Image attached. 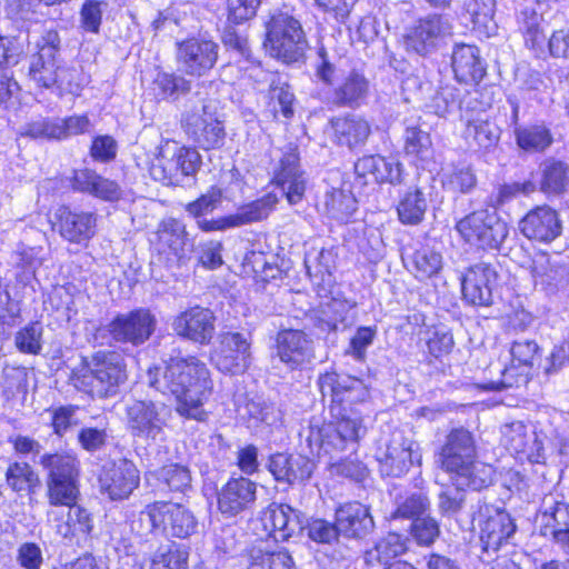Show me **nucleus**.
I'll return each mask as SVG.
<instances>
[{
    "instance_id": "1",
    "label": "nucleus",
    "mask_w": 569,
    "mask_h": 569,
    "mask_svg": "<svg viewBox=\"0 0 569 569\" xmlns=\"http://www.w3.org/2000/svg\"><path fill=\"white\" fill-rule=\"evenodd\" d=\"M148 380L157 391L176 398L180 416L203 419L202 405L211 393L212 381L206 363L198 358H170L163 366L149 369Z\"/></svg>"
},
{
    "instance_id": "2",
    "label": "nucleus",
    "mask_w": 569,
    "mask_h": 569,
    "mask_svg": "<svg viewBox=\"0 0 569 569\" xmlns=\"http://www.w3.org/2000/svg\"><path fill=\"white\" fill-rule=\"evenodd\" d=\"M477 447L473 435L466 428H453L438 453L442 470L451 481L469 485L472 490H481L492 481V468L476 460Z\"/></svg>"
},
{
    "instance_id": "3",
    "label": "nucleus",
    "mask_w": 569,
    "mask_h": 569,
    "mask_svg": "<svg viewBox=\"0 0 569 569\" xmlns=\"http://www.w3.org/2000/svg\"><path fill=\"white\" fill-rule=\"evenodd\" d=\"M122 358L114 351L100 350L82 357L70 375V383L92 399L114 397L126 381Z\"/></svg>"
},
{
    "instance_id": "4",
    "label": "nucleus",
    "mask_w": 569,
    "mask_h": 569,
    "mask_svg": "<svg viewBox=\"0 0 569 569\" xmlns=\"http://www.w3.org/2000/svg\"><path fill=\"white\" fill-rule=\"evenodd\" d=\"M38 463L47 471V497L51 506L77 502L80 477L79 459L68 452L43 453Z\"/></svg>"
},
{
    "instance_id": "5",
    "label": "nucleus",
    "mask_w": 569,
    "mask_h": 569,
    "mask_svg": "<svg viewBox=\"0 0 569 569\" xmlns=\"http://www.w3.org/2000/svg\"><path fill=\"white\" fill-rule=\"evenodd\" d=\"M264 48L271 57L286 63L300 61L308 48V40L298 19L288 12H278L266 24Z\"/></svg>"
},
{
    "instance_id": "6",
    "label": "nucleus",
    "mask_w": 569,
    "mask_h": 569,
    "mask_svg": "<svg viewBox=\"0 0 569 569\" xmlns=\"http://www.w3.org/2000/svg\"><path fill=\"white\" fill-rule=\"evenodd\" d=\"M61 39L56 30L46 31L37 42L38 52L32 56L29 77L39 87L72 89V72L59 59Z\"/></svg>"
},
{
    "instance_id": "7",
    "label": "nucleus",
    "mask_w": 569,
    "mask_h": 569,
    "mask_svg": "<svg viewBox=\"0 0 569 569\" xmlns=\"http://www.w3.org/2000/svg\"><path fill=\"white\" fill-rule=\"evenodd\" d=\"M124 413L129 433L146 441L162 439L171 417V410L167 405L137 399L127 402Z\"/></svg>"
},
{
    "instance_id": "8",
    "label": "nucleus",
    "mask_w": 569,
    "mask_h": 569,
    "mask_svg": "<svg viewBox=\"0 0 569 569\" xmlns=\"http://www.w3.org/2000/svg\"><path fill=\"white\" fill-rule=\"evenodd\" d=\"M379 471L386 477H401L415 465L421 463L419 445L402 431H393L376 452Z\"/></svg>"
},
{
    "instance_id": "9",
    "label": "nucleus",
    "mask_w": 569,
    "mask_h": 569,
    "mask_svg": "<svg viewBox=\"0 0 569 569\" xmlns=\"http://www.w3.org/2000/svg\"><path fill=\"white\" fill-rule=\"evenodd\" d=\"M190 140L204 150L219 149L224 143L226 131L209 104L200 103L187 111L181 120Z\"/></svg>"
},
{
    "instance_id": "10",
    "label": "nucleus",
    "mask_w": 569,
    "mask_h": 569,
    "mask_svg": "<svg viewBox=\"0 0 569 569\" xmlns=\"http://www.w3.org/2000/svg\"><path fill=\"white\" fill-rule=\"evenodd\" d=\"M150 242L153 250L169 263H183L193 249L186 224L172 217L158 223Z\"/></svg>"
},
{
    "instance_id": "11",
    "label": "nucleus",
    "mask_w": 569,
    "mask_h": 569,
    "mask_svg": "<svg viewBox=\"0 0 569 569\" xmlns=\"http://www.w3.org/2000/svg\"><path fill=\"white\" fill-rule=\"evenodd\" d=\"M331 415L337 421L335 425H327L323 453L332 456L346 450L355 451L359 440L367 432L361 415L347 407H341L338 412Z\"/></svg>"
},
{
    "instance_id": "12",
    "label": "nucleus",
    "mask_w": 569,
    "mask_h": 569,
    "mask_svg": "<svg viewBox=\"0 0 569 569\" xmlns=\"http://www.w3.org/2000/svg\"><path fill=\"white\" fill-rule=\"evenodd\" d=\"M157 318L148 308H138L124 313H118L107 326L106 330L117 342L141 346L153 335Z\"/></svg>"
},
{
    "instance_id": "13",
    "label": "nucleus",
    "mask_w": 569,
    "mask_h": 569,
    "mask_svg": "<svg viewBox=\"0 0 569 569\" xmlns=\"http://www.w3.org/2000/svg\"><path fill=\"white\" fill-rule=\"evenodd\" d=\"M177 46V61L181 71L188 76L203 77L218 61L219 44L213 40L193 37Z\"/></svg>"
},
{
    "instance_id": "14",
    "label": "nucleus",
    "mask_w": 569,
    "mask_h": 569,
    "mask_svg": "<svg viewBox=\"0 0 569 569\" xmlns=\"http://www.w3.org/2000/svg\"><path fill=\"white\" fill-rule=\"evenodd\" d=\"M219 339V348L212 356L218 370L232 375L244 372L251 360L250 335L228 331L221 333Z\"/></svg>"
},
{
    "instance_id": "15",
    "label": "nucleus",
    "mask_w": 569,
    "mask_h": 569,
    "mask_svg": "<svg viewBox=\"0 0 569 569\" xmlns=\"http://www.w3.org/2000/svg\"><path fill=\"white\" fill-rule=\"evenodd\" d=\"M102 493L111 500L127 499L140 483V472L136 465L126 458L107 462L99 476Z\"/></svg>"
},
{
    "instance_id": "16",
    "label": "nucleus",
    "mask_w": 569,
    "mask_h": 569,
    "mask_svg": "<svg viewBox=\"0 0 569 569\" xmlns=\"http://www.w3.org/2000/svg\"><path fill=\"white\" fill-rule=\"evenodd\" d=\"M497 280L498 273L489 263L479 262L469 267L461 279L462 299L476 307L491 306Z\"/></svg>"
},
{
    "instance_id": "17",
    "label": "nucleus",
    "mask_w": 569,
    "mask_h": 569,
    "mask_svg": "<svg viewBox=\"0 0 569 569\" xmlns=\"http://www.w3.org/2000/svg\"><path fill=\"white\" fill-rule=\"evenodd\" d=\"M214 323L216 317L210 309L194 306L177 315L171 327L180 338L207 346L214 336Z\"/></svg>"
},
{
    "instance_id": "18",
    "label": "nucleus",
    "mask_w": 569,
    "mask_h": 569,
    "mask_svg": "<svg viewBox=\"0 0 569 569\" xmlns=\"http://www.w3.org/2000/svg\"><path fill=\"white\" fill-rule=\"evenodd\" d=\"M273 182L279 187L291 206L300 203L307 189V178L300 167L298 149L289 147L273 171Z\"/></svg>"
},
{
    "instance_id": "19",
    "label": "nucleus",
    "mask_w": 569,
    "mask_h": 569,
    "mask_svg": "<svg viewBox=\"0 0 569 569\" xmlns=\"http://www.w3.org/2000/svg\"><path fill=\"white\" fill-rule=\"evenodd\" d=\"M279 360L291 370L302 369L315 359L313 340L299 329H281L276 336Z\"/></svg>"
},
{
    "instance_id": "20",
    "label": "nucleus",
    "mask_w": 569,
    "mask_h": 569,
    "mask_svg": "<svg viewBox=\"0 0 569 569\" xmlns=\"http://www.w3.org/2000/svg\"><path fill=\"white\" fill-rule=\"evenodd\" d=\"M453 26L445 14H428L417 21L407 36L408 48L425 56L433 51L438 42L452 34Z\"/></svg>"
},
{
    "instance_id": "21",
    "label": "nucleus",
    "mask_w": 569,
    "mask_h": 569,
    "mask_svg": "<svg viewBox=\"0 0 569 569\" xmlns=\"http://www.w3.org/2000/svg\"><path fill=\"white\" fill-rule=\"evenodd\" d=\"M261 521L276 540L286 541L305 530L307 518L289 505L272 502L261 512Z\"/></svg>"
},
{
    "instance_id": "22",
    "label": "nucleus",
    "mask_w": 569,
    "mask_h": 569,
    "mask_svg": "<svg viewBox=\"0 0 569 569\" xmlns=\"http://www.w3.org/2000/svg\"><path fill=\"white\" fill-rule=\"evenodd\" d=\"M520 100L515 94L507 97L502 109L509 117V124L515 127L517 144L527 152H542L552 143V136L543 126H529L518 128Z\"/></svg>"
},
{
    "instance_id": "23",
    "label": "nucleus",
    "mask_w": 569,
    "mask_h": 569,
    "mask_svg": "<svg viewBox=\"0 0 569 569\" xmlns=\"http://www.w3.org/2000/svg\"><path fill=\"white\" fill-rule=\"evenodd\" d=\"M357 179L363 184L390 183L393 186L403 183V166L393 159L379 154L365 156L355 163Z\"/></svg>"
},
{
    "instance_id": "24",
    "label": "nucleus",
    "mask_w": 569,
    "mask_h": 569,
    "mask_svg": "<svg viewBox=\"0 0 569 569\" xmlns=\"http://www.w3.org/2000/svg\"><path fill=\"white\" fill-rule=\"evenodd\" d=\"M267 468L276 481L295 485L311 478L316 462L305 455L277 452L269 457Z\"/></svg>"
},
{
    "instance_id": "25",
    "label": "nucleus",
    "mask_w": 569,
    "mask_h": 569,
    "mask_svg": "<svg viewBox=\"0 0 569 569\" xmlns=\"http://www.w3.org/2000/svg\"><path fill=\"white\" fill-rule=\"evenodd\" d=\"M519 229L530 240L549 243L561 234L562 224L556 210L538 206L519 221Z\"/></svg>"
},
{
    "instance_id": "26",
    "label": "nucleus",
    "mask_w": 569,
    "mask_h": 569,
    "mask_svg": "<svg viewBox=\"0 0 569 569\" xmlns=\"http://www.w3.org/2000/svg\"><path fill=\"white\" fill-rule=\"evenodd\" d=\"M455 79L466 86H478L487 73V64L476 46L457 43L451 53Z\"/></svg>"
},
{
    "instance_id": "27",
    "label": "nucleus",
    "mask_w": 569,
    "mask_h": 569,
    "mask_svg": "<svg viewBox=\"0 0 569 569\" xmlns=\"http://www.w3.org/2000/svg\"><path fill=\"white\" fill-rule=\"evenodd\" d=\"M54 219L58 232L69 242L82 243L94 236L97 218L92 212L72 211L62 206L57 209Z\"/></svg>"
},
{
    "instance_id": "28",
    "label": "nucleus",
    "mask_w": 569,
    "mask_h": 569,
    "mask_svg": "<svg viewBox=\"0 0 569 569\" xmlns=\"http://www.w3.org/2000/svg\"><path fill=\"white\" fill-rule=\"evenodd\" d=\"M257 483L246 477L231 478L218 492V508L227 516H237L256 501Z\"/></svg>"
},
{
    "instance_id": "29",
    "label": "nucleus",
    "mask_w": 569,
    "mask_h": 569,
    "mask_svg": "<svg viewBox=\"0 0 569 569\" xmlns=\"http://www.w3.org/2000/svg\"><path fill=\"white\" fill-rule=\"evenodd\" d=\"M340 535L362 539L375 529V521L368 506L358 501L347 502L336 510Z\"/></svg>"
},
{
    "instance_id": "30",
    "label": "nucleus",
    "mask_w": 569,
    "mask_h": 569,
    "mask_svg": "<svg viewBox=\"0 0 569 569\" xmlns=\"http://www.w3.org/2000/svg\"><path fill=\"white\" fill-rule=\"evenodd\" d=\"M330 126L335 142L349 150L365 146L371 134L370 123L361 116L353 113L332 118Z\"/></svg>"
},
{
    "instance_id": "31",
    "label": "nucleus",
    "mask_w": 569,
    "mask_h": 569,
    "mask_svg": "<svg viewBox=\"0 0 569 569\" xmlns=\"http://www.w3.org/2000/svg\"><path fill=\"white\" fill-rule=\"evenodd\" d=\"M71 188L104 201H114L121 196L120 187L116 181L104 178L89 168L73 171Z\"/></svg>"
},
{
    "instance_id": "32",
    "label": "nucleus",
    "mask_w": 569,
    "mask_h": 569,
    "mask_svg": "<svg viewBox=\"0 0 569 569\" xmlns=\"http://www.w3.org/2000/svg\"><path fill=\"white\" fill-rule=\"evenodd\" d=\"M162 533L186 539L198 532L199 522L194 513L186 506L162 501Z\"/></svg>"
},
{
    "instance_id": "33",
    "label": "nucleus",
    "mask_w": 569,
    "mask_h": 569,
    "mask_svg": "<svg viewBox=\"0 0 569 569\" xmlns=\"http://www.w3.org/2000/svg\"><path fill=\"white\" fill-rule=\"evenodd\" d=\"M511 516L503 509H495L481 526L480 541L486 552H496L516 532Z\"/></svg>"
},
{
    "instance_id": "34",
    "label": "nucleus",
    "mask_w": 569,
    "mask_h": 569,
    "mask_svg": "<svg viewBox=\"0 0 569 569\" xmlns=\"http://www.w3.org/2000/svg\"><path fill=\"white\" fill-rule=\"evenodd\" d=\"M369 82L358 71H350L328 97V102L337 108H357L367 98Z\"/></svg>"
},
{
    "instance_id": "35",
    "label": "nucleus",
    "mask_w": 569,
    "mask_h": 569,
    "mask_svg": "<svg viewBox=\"0 0 569 569\" xmlns=\"http://www.w3.org/2000/svg\"><path fill=\"white\" fill-rule=\"evenodd\" d=\"M532 276L550 291L566 289L569 286V268L545 253L537 254L533 259Z\"/></svg>"
},
{
    "instance_id": "36",
    "label": "nucleus",
    "mask_w": 569,
    "mask_h": 569,
    "mask_svg": "<svg viewBox=\"0 0 569 569\" xmlns=\"http://www.w3.org/2000/svg\"><path fill=\"white\" fill-rule=\"evenodd\" d=\"M501 443L511 453H521L529 459H532L535 450L541 449L535 432H530L521 421L507 423L501 428Z\"/></svg>"
},
{
    "instance_id": "37",
    "label": "nucleus",
    "mask_w": 569,
    "mask_h": 569,
    "mask_svg": "<svg viewBox=\"0 0 569 569\" xmlns=\"http://www.w3.org/2000/svg\"><path fill=\"white\" fill-rule=\"evenodd\" d=\"M356 377L336 371L326 372L318 378V386L323 399L329 398L331 402V413L338 412L341 408L343 396L348 392L349 387L355 385Z\"/></svg>"
},
{
    "instance_id": "38",
    "label": "nucleus",
    "mask_w": 569,
    "mask_h": 569,
    "mask_svg": "<svg viewBox=\"0 0 569 569\" xmlns=\"http://www.w3.org/2000/svg\"><path fill=\"white\" fill-rule=\"evenodd\" d=\"M407 537L389 532L381 538L373 548L365 552V561L369 566L376 563L387 565L391 559L402 555L407 550Z\"/></svg>"
},
{
    "instance_id": "39",
    "label": "nucleus",
    "mask_w": 569,
    "mask_h": 569,
    "mask_svg": "<svg viewBox=\"0 0 569 569\" xmlns=\"http://www.w3.org/2000/svg\"><path fill=\"white\" fill-rule=\"evenodd\" d=\"M278 202V196L273 192H268L262 197L241 206L234 213H232L237 228L266 220L276 209Z\"/></svg>"
},
{
    "instance_id": "40",
    "label": "nucleus",
    "mask_w": 569,
    "mask_h": 569,
    "mask_svg": "<svg viewBox=\"0 0 569 569\" xmlns=\"http://www.w3.org/2000/svg\"><path fill=\"white\" fill-rule=\"evenodd\" d=\"M540 190L547 194H559L569 182V164L555 158L546 159L541 166Z\"/></svg>"
},
{
    "instance_id": "41",
    "label": "nucleus",
    "mask_w": 569,
    "mask_h": 569,
    "mask_svg": "<svg viewBox=\"0 0 569 569\" xmlns=\"http://www.w3.org/2000/svg\"><path fill=\"white\" fill-rule=\"evenodd\" d=\"M427 209L428 200L420 188L407 190L397 206L399 220L401 223L410 226L419 224L423 220Z\"/></svg>"
},
{
    "instance_id": "42",
    "label": "nucleus",
    "mask_w": 569,
    "mask_h": 569,
    "mask_svg": "<svg viewBox=\"0 0 569 569\" xmlns=\"http://www.w3.org/2000/svg\"><path fill=\"white\" fill-rule=\"evenodd\" d=\"M150 473L169 491L184 493L191 488V471L184 465L169 463Z\"/></svg>"
},
{
    "instance_id": "43",
    "label": "nucleus",
    "mask_w": 569,
    "mask_h": 569,
    "mask_svg": "<svg viewBox=\"0 0 569 569\" xmlns=\"http://www.w3.org/2000/svg\"><path fill=\"white\" fill-rule=\"evenodd\" d=\"M403 149L407 154L423 158L431 147L430 134L421 128L420 118L403 121Z\"/></svg>"
},
{
    "instance_id": "44",
    "label": "nucleus",
    "mask_w": 569,
    "mask_h": 569,
    "mask_svg": "<svg viewBox=\"0 0 569 569\" xmlns=\"http://www.w3.org/2000/svg\"><path fill=\"white\" fill-rule=\"evenodd\" d=\"M542 16L535 8L525 7L517 14V22L523 33L526 44L531 49L541 48L546 36L541 27Z\"/></svg>"
},
{
    "instance_id": "45",
    "label": "nucleus",
    "mask_w": 569,
    "mask_h": 569,
    "mask_svg": "<svg viewBox=\"0 0 569 569\" xmlns=\"http://www.w3.org/2000/svg\"><path fill=\"white\" fill-rule=\"evenodd\" d=\"M149 174L154 181L166 186L182 183L174 152L168 157L167 150L163 148H160L159 153L151 161Z\"/></svg>"
},
{
    "instance_id": "46",
    "label": "nucleus",
    "mask_w": 569,
    "mask_h": 569,
    "mask_svg": "<svg viewBox=\"0 0 569 569\" xmlns=\"http://www.w3.org/2000/svg\"><path fill=\"white\" fill-rule=\"evenodd\" d=\"M430 501L427 495L421 491L409 492L396 498V509L391 512V519H411L421 518L429 509Z\"/></svg>"
},
{
    "instance_id": "47",
    "label": "nucleus",
    "mask_w": 569,
    "mask_h": 569,
    "mask_svg": "<svg viewBox=\"0 0 569 569\" xmlns=\"http://www.w3.org/2000/svg\"><path fill=\"white\" fill-rule=\"evenodd\" d=\"M8 486L17 492H34L40 486V478L33 468L27 462H13L6 472Z\"/></svg>"
},
{
    "instance_id": "48",
    "label": "nucleus",
    "mask_w": 569,
    "mask_h": 569,
    "mask_svg": "<svg viewBox=\"0 0 569 569\" xmlns=\"http://www.w3.org/2000/svg\"><path fill=\"white\" fill-rule=\"evenodd\" d=\"M357 201L350 191L332 188L327 191L323 206L329 216L337 220L349 218L357 208Z\"/></svg>"
},
{
    "instance_id": "49",
    "label": "nucleus",
    "mask_w": 569,
    "mask_h": 569,
    "mask_svg": "<svg viewBox=\"0 0 569 569\" xmlns=\"http://www.w3.org/2000/svg\"><path fill=\"white\" fill-rule=\"evenodd\" d=\"M471 488L469 485H459L452 481L451 486H443L438 493L437 507L442 517L451 518L458 515L466 502L465 488Z\"/></svg>"
},
{
    "instance_id": "50",
    "label": "nucleus",
    "mask_w": 569,
    "mask_h": 569,
    "mask_svg": "<svg viewBox=\"0 0 569 569\" xmlns=\"http://www.w3.org/2000/svg\"><path fill=\"white\" fill-rule=\"evenodd\" d=\"M467 139H471L481 149L495 147L500 139L499 127L489 120L469 121L466 129Z\"/></svg>"
},
{
    "instance_id": "51",
    "label": "nucleus",
    "mask_w": 569,
    "mask_h": 569,
    "mask_svg": "<svg viewBox=\"0 0 569 569\" xmlns=\"http://www.w3.org/2000/svg\"><path fill=\"white\" fill-rule=\"evenodd\" d=\"M162 501H154L147 505L131 521V530L142 537L154 531L162 532Z\"/></svg>"
},
{
    "instance_id": "52",
    "label": "nucleus",
    "mask_w": 569,
    "mask_h": 569,
    "mask_svg": "<svg viewBox=\"0 0 569 569\" xmlns=\"http://www.w3.org/2000/svg\"><path fill=\"white\" fill-rule=\"evenodd\" d=\"M347 312V305L343 301L331 299L322 303L315 311V326L321 331H336L338 325L343 321Z\"/></svg>"
},
{
    "instance_id": "53",
    "label": "nucleus",
    "mask_w": 569,
    "mask_h": 569,
    "mask_svg": "<svg viewBox=\"0 0 569 569\" xmlns=\"http://www.w3.org/2000/svg\"><path fill=\"white\" fill-rule=\"evenodd\" d=\"M417 279H428L439 273L442 269V256L429 248L421 247L411 257Z\"/></svg>"
},
{
    "instance_id": "54",
    "label": "nucleus",
    "mask_w": 569,
    "mask_h": 569,
    "mask_svg": "<svg viewBox=\"0 0 569 569\" xmlns=\"http://www.w3.org/2000/svg\"><path fill=\"white\" fill-rule=\"evenodd\" d=\"M491 214H495V212L488 210L473 211L460 219L456 229L467 242L477 246L483 230L488 227L487 222H489Z\"/></svg>"
},
{
    "instance_id": "55",
    "label": "nucleus",
    "mask_w": 569,
    "mask_h": 569,
    "mask_svg": "<svg viewBox=\"0 0 569 569\" xmlns=\"http://www.w3.org/2000/svg\"><path fill=\"white\" fill-rule=\"evenodd\" d=\"M59 118L38 117L24 123L19 134L31 139L61 140Z\"/></svg>"
},
{
    "instance_id": "56",
    "label": "nucleus",
    "mask_w": 569,
    "mask_h": 569,
    "mask_svg": "<svg viewBox=\"0 0 569 569\" xmlns=\"http://www.w3.org/2000/svg\"><path fill=\"white\" fill-rule=\"evenodd\" d=\"M305 267L310 278L325 281L326 277L331 276L335 267V256L328 249H311L305 257Z\"/></svg>"
},
{
    "instance_id": "57",
    "label": "nucleus",
    "mask_w": 569,
    "mask_h": 569,
    "mask_svg": "<svg viewBox=\"0 0 569 569\" xmlns=\"http://www.w3.org/2000/svg\"><path fill=\"white\" fill-rule=\"evenodd\" d=\"M157 94L162 99L176 100L181 94L190 91V81L182 76L168 72H159L153 81Z\"/></svg>"
},
{
    "instance_id": "58",
    "label": "nucleus",
    "mask_w": 569,
    "mask_h": 569,
    "mask_svg": "<svg viewBox=\"0 0 569 569\" xmlns=\"http://www.w3.org/2000/svg\"><path fill=\"white\" fill-rule=\"evenodd\" d=\"M542 527L540 533L543 537H552L558 530L569 529V503L556 501L542 515Z\"/></svg>"
},
{
    "instance_id": "59",
    "label": "nucleus",
    "mask_w": 569,
    "mask_h": 569,
    "mask_svg": "<svg viewBox=\"0 0 569 569\" xmlns=\"http://www.w3.org/2000/svg\"><path fill=\"white\" fill-rule=\"evenodd\" d=\"M466 10L470 16L473 28L483 29L487 33L495 29L496 0H469Z\"/></svg>"
},
{
    "instance_id": "60",
    "label": "nucleus",
    "mask_w": 569,
    "mask_h": 569,
    "mask_svg": "<svg viewBox=\"0 0 569 569\" xmlns=\"http://www.w3.org/2000/svg\"><path fill=\"white\" fill-rule=\"evenodd\" d=\"M187 553L174 545H163L153 553L150 569H187Z\"/></svg>"
},
{
    "instance_id": "61",
    "label": "nucleus",
    "mask_w": 569,
    "mask_h": 569,
    "mask_svg": "<svg viewBox=\"0 0 569 569\" xmlns=\"http://www.w3.org/2000/svg\"><path fill=\"white\" fill-rule=\"evenodd\" d=\"M439 522L430 517L415 519L410 525V536L420 547H430L440 536Z\"/></svg>"
},
{
    "instance_id": "62",
    "label": "nucleus",
    "mask_w": 569,
    "mask_h": 569,
    "mask_svg": "<svg viewBox=\"0 0 569 569\" xmlns=\"http://www.w3.org/2000/svg\"><path fill=\"white\" fill-rule=\"evenodd\" d=\"M488 227L483 230L477 247L482 249H499L509 234L508 224L497 213L489 217Z\"/></svg>"
},
{
    "instance_id": "63",
    "label": "nucleus",
    "mask_w": 569,
    "mask_h": 569,
    "mask_svg": "<svg viewBox=\"0 0 569 569\" xmlns=\"http://www.w3.org/2000/svg\"><path fill=\"white\" fill-rule=\"evenodd\" d=\"M78 407L73 405L52 407L47 410L50 415V425L53 429V433L59 438L64 435L73 427L78 425L77 411Z\"/></svg>"
},
{
    "instance_id": "64",
    "label": "nucleus",
    "mask_w": 569,
    "mask_h": 569,
    "mask_svg": "<svg viewBox=\"0 0 569 569\" xmlns=\"http://www.w3.org/2000/svg\"><path fill=\"white\" fill-rule=\"evenodd\" d=\"M293 565V559L287 550L258 551L257 555H252L248 569H292Z\"/></svg>"
}]
</instances>
